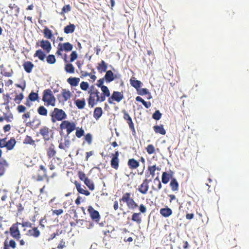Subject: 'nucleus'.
Instances as JSON below:
<instances>
[{
	"mask_svg": "<svg viewBox=\"0 0 249 249\" xmlns=\"http://www.w3.org/2000/svg\"><path fill=\"white\" fill-rule=\"evenodd\" d=\"M16 206L17 208V216H18V215H20L22 213V212L23 211L24 209V207L20 203H17Z\"/></svg>",
	"mask_w": 249,
	"mask_h": 249,
	"instance_id": "50",
	"label": "nucleus"
},
{
	"mask_svg": "<svg viewBox=\"0 0 249 249\" xmlns=\"http://www.w3.org/2000/svg\"><path fill=\"white\" fill-rule=\"evenodd\" d=\"M23 67L25 71L27 73H30L34 67V65L31 61H26L23 64Z\"/></svg>",
	"mask_w": 249,
	"mask_h": 249,
	"instance_id": "25",
	"label": "nucleus"
},
{
	"mask_svg": "<svg viewBox=\"0 0 249 249\" xmlns=\"http://www.w3.org/2000/svg\"><path fill=\"white\" fill-rule=\"evenodd\" d=\"M89 96L88 99L89 106L90 107H93L99 102H103L105 101L107 97H109L110 93H104L102 92L100 93L94 86H91L88 91Z\"/></svg>",
	"mask_w": 249,
	"mask_h": 249,
	"instance_id": "2",
	"label": "nucleus"
},
{
	"mask_svg": "<svg viewBox=\"0 0 249 249\" xmlns=\"http://www.w3.org/2000/svg\"><path fill=\"white\" fill-rule=\"evenodd\" d=\"M88 212L92 220L96 223H99L101 216L99 213L95 210L91 206H89L88 208Z\"/></svg>",
	"mask_w": 249,
	"mask_h": 249,
	"instance_id": "11",
	"label": "nucleus"
},
{
	"mask_svg": "<svg viewBox=\"0 0 249 249\" xmlns=\"http://www.w3.org/2000/svg\"><path fill=\"white\" fill-rule=\"evenodd\" d=\"M37 112L40 116L46 117L48 115V110L43 106H39L37 109Z\"/></svg>",
	"mask_w": 249,
	"mask_h": 249,
	"instance_id": "34",
	"label": "nucleus"
},
{
	"mask_svg": "<svg viewBox=\"0 0 249 249\" xmlns=\"http://www.w3.org/2000/svg\"><path fill=\"white\" fill-rule=\"evenodd\" d=\"M65 71L67 73H73L75 71V68L71 63H67L65 65Z\"/></svg>",
	"mask_w": 249,
	"mask_h": 249,
	"instance_id": "39",
	"label": "nucleus"
},
{
	"mask_svg": "<svg viewBox=\"0 0 249 249\" xmlns=\"http://www.w3.org/2000/svg\"><path fill=\"white\" fill-rule=\"evenodd\" d=\"M78 57V54L76 51H72L70 55V62H72Z\"/></svg>",
	"mask_w": 249,
	"mask_h": 249,
	"instance_id": "56",
	"label": "nucleus"
},
{
	"mask_svg": "<svg viewBox=\"0 0 249 249\" xmlns=\"http://www.w3.org/2000/svg\"><path fill=\"white\" fill-rule=\"evenodd\" d=\"M148 93L149 91L147 89L143 88L140 90L139 94L141 95H146Z\"/></svg>",
	"mask_w": 249,
	"mask_h": 249,
	"instance_id": "63",
	"label": "nucleus"
},
{
	"mask_svg": "<svg viewBox=\"0 0 249 249\" xmlns=\"http://www.w3.org/2000/svg\"><path fill=\"white\" fill-rule=\"evenodd\" d=\"M20 226H21L22 227H27L30 228L32 226V224L29 222H23L20 223Z\"/></svg>",
	"mask_w": 249,
	"mask_h": 249,
	"instance_id": "64",
	"label": "nucleus"
},
{
	"mask_svg": "<svg viewBox=\"0 0 249 249\" xmlns=\"http://www.w3.org/2000/svg\"><path fill=\"white\" fill-rule=\"evenodd\" d=\"M79 81H80V78H78V77H69L67 79L68 83L71 86H72V87L77 86L78 85Z\"/></svg>",
	"mask_w": 249,
	"mask_h": 249,
	"instance_id": "31",
	"label": "nucleus"
},
{
	"mask_svg": "<svg viewBox=\"0 0 249 249\" xmlns=\"http://www.w3.org/2000/svg\"><path fill=\"white\" fill-rule=\"evenodd\" d=\"M55 147L53 144H52L47 149V155L49 159H51L54 157L56 154Z\"/></svg>",
	"mask_w": 249,
	"mask_h": 249,
	"instance_id": "28",
	"label": "nucleus"
},
{
	"mask_svg": "<svg viewBox=\"0 0 249 249\" xmlns=\"http://www.w3.org/2000/svg\"><path fill=\"white\" fill-rule=\"evenodd\" d=\"M3 99L4 100V102L2 104L3 105H7V104H9L10 100L11 99L9 95L7 94L3 96Z\"/></svg>",
	"mask_w": 249,
	"mask_h": 249,
	"instance_id": "60",
	"label": "nucleus"
},
{
	"mask_svg": "<svg viewBox=\"0 0 249 249\" xmlns=\"http://www.w3.org/2000/svg\"><path fill=\"white\" fill-rule=\"evenodd\" d=\"M119 158H115L112 157L110 161V165L112 168L118 170L119 167Z\"/></svg>",
	"mask_w": 249,
	"mask_h": 249,
	"instance_id": "35",
	"label": "nucleus"
},
{
	"mask_svg": "<svg viewBox=\"0 0 249 249\" xmlns=\"http://www.w3.org/2000/svg\"><path fill=\"white\" fill-rule=\"evenodd\" d=\"M174 175L173 171L170 170L169 173L166 172H163L161 176V181L163 184H167L170 180V179H172L173 178V176Z\"/></svg>",
	"mask_w": 249,
	"mask_h": 249,
	"instance_id": "20",
	"label": "nucleus"
},
{
	"mask_svg": "<svg viewBox=\"0 0 249 249\" xmlns=\"http://www.w3.org/2000/svg\"><path fill=\"white\" fill-rule=\"evenodd\" d=\"M72 96L71 92L68 89H62L61 95H57V98L59 102H65L69 100Z\"/></svg>",
	"mask_w": 249,
	"mask_h": 249,
	"instance_id": "13",
	"label": "nucleus"
},
{
	"mask_svg": "<svg viewBox=\"0 0 249 249\" xmlns=\"http://www.w3.org/2000/svg\"><path fill=\"white\" fill-rule=\"evenodd\" d=\"M80 88L83 90H87L89 87V85L87 82L82 81L80 85Z\"/></svg>",
	"mask_w": 249,
	"mask_h": 249,
	"instance_id": "55",
	"label": "nucleus"
},
{
	"mask_svg": "<svg viewBox=\"0 0 249 249\" xmlns=\"http://www.w3.org/2000/svg\"><path fill=\"white\" fill-rule=\"evenodd\" d=\"M42 101L46 106L54 107L55 106L56 99L51 89H45L43 92Z\"/></svg>",
	"mask_w": 249,
	"mask_h": 249,
	"instance_id": "5",
	"label": "nucleus"
},
{
	"mask_svg": "<svg viewBox=\"0 0 249 249\" xmlns=\"http://www.w3.org/2000/svg\"><path fill=\"white\" fill-rule=\"evenodd\" d=\"M107 64L104 60H102L100 63H98L97 67V70L100 73L107 71Z\"/></svg>",
	"mask_w": 249,
	"mask_h": 249,
	"instance_id": "26",
	"label": "nucleus"
},
{
	"mask_svg": "<svg viewBox=\"0 0 249 249\" xmlns=\"http://www.w3.org/2000/svg\"><path fill=\"white\" fill-rule=\"evenodd\" d=\"M20 222L14 223L9 228V233L11 237L16 240H19L21 238V233L19 230Z\"/></svg>",
	"mask_w": 249,
	"mask_h": 249,
	"instance_id": "7",
	"label": "nucleus"
},
{
	"mask_svg": "<svg viewBox=\"0 0 249 249\" xmlns=\"http://www.w3.org/2000/svg\"><path fill=\"white\" fill-rule=\"evenodd\" d=\"M17 247V244L14 239L8 240L7 238L3 242V249H15Z\"/></svg>",
	"mask_w": 249,
	"mask_h": 249,
	"instance_id": "18",
	"label": "nucleus"
},
{
	"mask_svg": "<svg viewBox=\"0 0 249 249\" xmlns=\"http://www.w3.org/2000/svg\"><path fill=\"white\" fill-rule=\"evenodd\" d=\"M46 61L50 64H53L56 62L55 56L53 54H49L46 57Z\"/></svg>",
	"mask_w": 249,
	"mask_h": 249,
	"instance_id": "48",
	"label": "nucleus"
},
{
	"mask_svg": "<svg viewBox=\"0 0 249 249\" xmlns=\"http://www.w3.org/2000/svg\"><path fill=\"white\" fill-rule=\"evenodd\" d=\"M59 128L62 131L66 130V135H69L76 128L75 123L65 120L61 122Z\"/></svg>",
	"mask_w": 249,
	"mask_h": 249,
	"instance_id": "6",
	"label": "nucleus"
},
{
	"mask_svg": "<svg viewBox=\"0 0 249 249\" xmlns=\"http://www.w3.org/2000/svg\"><path fill=\"white\" fill-rule=\"evenodd\" d=\"M39 97L37 93L32 91L29 95L28 100L32 102H35L38 100Z\"/></svg>",
	"mask_w": 249,
	"mask_h": 249,
	"instance_id": "44",
	"label": "nucleus"
},
{
	"mask_svg": "<svg viewBox=\"0 0 249 249\" xmlns=\"http://www.w3.org/2000/svg\"><path fill=\"white\" fill-rule=\"evenodd\" d=\"M9 7L11 9V10L14 11V14L16 16H18V14L19 12V8L15 3L14 4H10L9 5Z\"/></svg>",
	"mask_w": 249,
	"mask_h": 249,
	"instance_id": "45",
	"label": "nucleus"
},
{
	"mask_svg": "<svg viewBox=\"0 0 249 249\" xmlns=\"http://www.w3.org/2000/svg\"><path fill=\"white\" fill-rule=\"evenodd\" d=\"M84 133H85V131H84V129H82V128L77 127L76 128L75 135L77 138H81L82 136H83L84 135Z\"/></svg>",
	"mask_w": 249,
	"mask_h": 249,
	"instance_id": "51",
	"label": "nucleus"
},
{
	"mask_svg": "<svg viewBox=\"0 0 249 249\" xmlns=\"http://www.w3.org/2000/svg\"><path fill=\"white\" fill-rule=\"evenodd\" d=\"M131 85L136 89H138L141 87L142 82L138 80H136L134 78H131L130 80Z\"/></svg>",
	"mask_w": 249,
	"mask_h": 249,
	"instance_id": "37",
	"label": "nucleus"
},
{
	"mask_svg": "<svg viewBox=\"0 0 249 249\" xmlns=\"http://www.w3.org/2000/svg\"><path fill=\"white\" fill-rule=\"evenodd\" d=\"M170 187H171V190L172 191H178L179 189V184L175 178H172L170 183Z\"/></svg>",
	"mask_w": 249,
	"mask_h": 249,
	"instance_id": "27",
	"label": "nucleus"
},
{
	"mask_svg": "<svg viewBox=\"0 0 249 249\" xmlns=\"http://www.w3.org/2000/svg\"><path fill=\"white\" fill-rule=\"evenodd\" d=\"M71 10V6L69 4L65 5L62 9V13H67L69 11H70Z\"/></svg>",
	"mask_w": 249,
	"mask_h": 249,
	"instance_id": "62",
	"label": "nucleus"
},
{
	"mask_svg": "<svg viewBox=\"0 0 249 249\" xmlns=\"http://www.w3.org/2000/svg\"><path fill=\"white\" fill-rule=\"evenodd\" d=\"M161 113L159 110H156L152 115V118L155 120H159L161 117Z\"/></svg>",
	"mask_w": 249,
	"mask_h": 249,
	"instance_id": "52",
	"label": "nucleus"
},
{
	"mask_svg": "<svg viewBox=\"0 0 249 249\" xmlns=\"http://www.w3.org/2000/svg\"><path fill=\"white\" fill-rule=\"evenodd\" d=\"M150 181L151 180H148L147 178L143 179L142 184L138 187V191L142 195L146 194L149 188V183Z\"/></svg>",
	"mask_w": 249,
	"mask_h": 249,
	"instance_id": "14",
	"label": "nucleus"
},
{
	"mask_svg": "<svg viewBox=\"0 0 249 249\" xmlns=\"http://www.w3.org/2000/svg\"><path fill=\"white\" fill-rule=\"evenodd\" d=\"M157 170L156 165L153 166H148V171L149 172L150 175H151L152 177H154L155 175V171Z\"/></svg>",
	"mask_w": 249,
	"mask_h": 249,
	"instance_id": "49",
	"label": "nucleus"
},
{
	"mask_svg": "<svg viewBox=\"0 0 249 249\" xmlns=\"http://www.w3.org/2000/svg\"><path fill=\"white\" fill-rule=\"evenodd\" d=\"M7 166L6 161L3 159H0V176L3 175L5 172V167Z\"/></svg>",
	"mask_w": 249,
	"mask_h": 249,
	"instance_id": "43",
	"label": "nucleus"
},
{
	"mask_svg": "<svg viewBox=\"0 0 249 249\" xmlns=\"http://www.w3.org/2000/svg\"><path fill=\"white\" fill-rule=\"evenodd\" d=\"M23 98H24L23 94L22 93H21L18 95H17L15 96L14 101L16 102V103L20 104L21 101L23 99Z\"/></svg>",
	"mask_w": 249,
	"mask_h": 249,
	"instance_id": "53",
	"label": "nucleus"
},
{
	"mask_svg": "<svg viewBox=\"0 0 249 249\" xmlns=\"http://www.w3.org/2000/svg\"><path fill=\"white\" fill-rule=\"evenodd\" d=\"M43 34L44 37L47 39H52L53 37L52 31L47 27H45L43 30Z\"/></svg>",
	"mask_w": 249,
	"mask_h": 249,
	"instance_id": "40",
	"label": "nucleus"
},
{
	"mask_svg": "<svg viewBox=\"0 0 249 249\" xmlns=\"http://www.w3.org/2000/svg\"><path fill=\"white\" fill-rule=\"evenodd\" d=\"M75 28V26L74 24L70 23L69 25L64 27V31L67 34L72 33L74 31Z\"/></svg>",
	"mask_w": 249,
	"mask_h": 249,
	"instance_id": "38",
	"label": "nucleus"
},
{
	"mask_svg": "<svg viewBox=\"0 0 249 249\" xmlns=\"http://www.w3.org/2000/svg\"><path fill=\"white\" fill-rule=\"evenodd\" d=\"M74 184H75L76 188L79 193L82 195H84L86 196H88L90 194V192L89 191L83 188L81 186V184L79 183L77 181H75Z\"/></svg>",
	"mask_w": 249,
	"mask_h": 249,
	"instance_id": "21",
	"label": "nucleus"
},
{
	"mask_svg": "<svg viewBox=\"0 0 249 249\" xmlns=\"http://www.w3.org/2000/svg\"><path fill=\"white\" fill-rule=\"evenodd\" d=\"M120 203V209L123 210L122 202L125 203L127 208L130 210H135L139 207V210L142 213H145L147 211L146 207L143 204L140 206L135 201L132 197V194L130 192H126L123 194L122 197L119 199Z\"/></svg>",
	"mask_w": 249,
	"mask_h": 249,
	"instance_id": "1",
	"label": "nucleus"
},
{
	"mask_svg": "<svg viewBox=\"0 0 249 249\" xmlns=\"http://www.w3.org/2000/svg\"><path fill=\"white\" fill-rule=\"evenodd\" d=\"M74 103L77 108L80 109H83L86 106V101L84 98L75 100Z\"/></svg>",
	"mask_w": 249,
	"mask_h": 249,
	"instance_id": "32",
	"label": "nucleus"
},
{
	"mask_svg": "<svg viewBox=\"0 0 249 249\" xmlns=\"http://www.w3.org/2000/svg\"><path fill=\"white\" fill-rule=\"evenodd\" d=\"M105 80L104 77L99 79L97 81V83L96 84L97 86L99 88H100L102 92H104V93H107V92L110 93L109 90L108 88H107V87L106 86L103 85Z\"/></svg>",
	"mask_w": 249,
	"mask_h": 249,
	"instance_id": "22",
	"label": "nucleus"
},
{
	"mask_svg": "<svg viewBox=\"0 0 249 249\" xmlns=\"http://www.w3.org/2000/svg\"><path fill=\"white\" fill-rule=\"evenodd\" d=\"M108 97V103L109 104H113L114 101L117 103L121 102L124 99V96L122 92L114 91L112 95Z\"/></svg>",
	"mask_w": 249,
	"mask_h": 249,
	"instance_id": "9",
	"label": "nucleus"
},
{
	"mask_svg": "<svg viewBox=\"0 0 249 249\" xmlns=\"http://www.w3.org/2000/svg\"><path fill=\"white\" fill-rule=\"evenodd\" d=\"M49 115L53 124H55L57 121L62 122L67 118V115L64 110L57 107H55L51 110Z\"/></svg>",
	"mask_w": 249,
	"mask_h": 249,
	"instance_id": "4",
	"label": "nucleus"
},
{
	"mask_svg": "<svg viewBox=\"0 0 249 249\" xmlns=\"http://www.w3.org/2000/svg\"><path fill=\"white\" fill-rule=\"evenodd\" d=\"M36 47H40L42 49H38L36 51L34 56L35 57H38L41 61H44L46 57V53H48L50 52L52 49V46L50 42L47 40H41L38 41L36 43Z\"/></svg>",
	"mask_w": 249,
	"mask_h": 249,
	"instance_id": "3",
	"label": "nucleus"
},
{
	"mask_svg": "<svg viewBox=\"0 0 249 249\" xmlns=\"http://www.w3.org/2000/svg\"><path fill=\"white\" fill-rule=\"evenodd\" d=\"M146 149L147 152L150 155L153 154L155 151V147L152 144L148 145Z\"/></svg>",
	"mask_w": 249,
	"mask_h": 249,
	"instance_id": "54",
	"label": "nucleus"
},
{
	"mask_svg": "<svg viewBox=\"0 0 249 249\" xmlns=\"http://www.w3.org/2000/svg\"><path fill=\"white\" fill-rule=\"evenodd\" d=\"M4 117L0 116V123L2 122L4 120L7 122L11 121V119H13V115L12 113H10L8 115L6 113L3 114Z\"/></svg>",
	"mask_w": 249,
	"mask_h": 249,
	"instance_id": "42",
	"label": "nucleus"
},
{
	"mask_svg": "<svg viewBox=\"0 0 249 249\" xmlns=\"http://www.w3.org/2000/svg\"><path fill=\"white\" fill-rule=\"evenodd\" d=\"M124 113V119L127 122L130 129L132 132V134L134 135L136 134V131L134 127V124L133 123L132 120L129 115V114L125 110L123 111Z\"/></svg>",
	"mask_w": 249,
	"mask_h": 249,
	"instance_id": "15",
	"label": "nucleus"
},
{
	"mask_svg": "<svg viewBox=\"0 0 249 249\" xmlns=\"http://www.w3.org/2000/svg\"><path fill=\"white\" fill-rule=\"evenodd\" d=\"M160 213L163 217H167L172 214V211L168 207L161 208L160 210Z\"/></svg>",
	"mask_w": 249,
	"mask_h": 249,
	"instance_id": "30",
	"label": "nucleus"
},
{
	"mask_svg": "<svg viewBox=\"0 0 249 249\" xmlns=\"http://www.w3.org/2000/svg\"><path fill=\"white\" fill-rule=\"evenodd\" d=\"M85 139L88 142V144H90L91 143L92 136L90 133H88L85 135Z\"/></svg>",
	"mask_w": 249,
	"mask_h": 249,
	"instance_id": "59",
	"label": "nucleus"
},
{
	"mask_svg": "<svg viewBox=\"0 0 249 249\" xmlns=\"http://www.w3.org/2000/svg\"><path fill=\"white\" fill-rule=\"evenodd\" d=\"M71 144V141L70 140L69 135H66L64 137V142H61L59 143L58 147L60 149H63L66 151V149L70 147Z\"/></svg>",
	"mask_w": 249,
	"mask_h": 249,
	"instance_id": "17",
	"label": "nucleus"
},
{
	"mask_svg": "<svg viewBox=\"0 0 249 249\" xmlns=\"http://www.w3.org/2000/svg\"><path fill=\"white\" fill-rule=\"evenodd\" d=\"M23 143L26 144H30L32 145H35V142L33 140L32 137L30 136L27 135L23 141Z\"/></svg>",
	"mask_w": 249,
	"mask_h": 249,
	"instance_id": "46",
	"label": "nucleus"
},
{
	"mask_svg": "<svg viewBox=\"0 0 249 249\" xmlns=\"http://www.w3.org/2000/svg\"><path fill=\"white\" fill-rule=\"evenodd\" d=\"M47 177V170L43 165H40L36 174L33 175L32 178L36 181H40L43 180L44 178Z\"/></svg>",
	"mask_w": 249,
	"mask_h": 249,
	"instance_id": "8",
	"label": "nucleus"
},
{
	"mask_svg": "<svg viewBox=\"0 0 249 249\" xmlns=\"http://www.w3.org/2000/svg\"><path fill=\"white\" fill-rule=\"evenodd\" d=\"M16 144V141L14 137H12L9 140L6 142L5 145L4 146H5V148L7 150H11L14 148Z\"/></svg>",
	"mask_w": 249,
	"mask_h": 249,
	"instance_id": "23",
	"label": "nucleus"
},
{
	"mask_svg": "<svg viewBox=\"0 0 249 249\" xmlns=\"http://www.w3.org/2000/svg\"><path fill=\"white\" fill-rule=\"evenodd\" d=\"M73 49V45L69 42L64 43H60L58 45L57 50L56 54L58 55H62V52H70Z\"/></svg>",
	"mask_w": 249,
	"mask_h": 249,
	"instance_id": "10",
	"label": "nucleus"
},
{
	"mask_svg": "<svg viewBox=\"0 0 249 249\" xmlns=\"http://www.w3.org/2000/svg\"><path fill=\"white\" fill-rule=\"evenodd\" d=\"M39 133L45 141H48L53 137L52 130L47 126H44L39 129Z\"/></svg>",
	"mask_w": 249,
	"mask_h": 249,
	"instance_id": "12",
	"label": "nucleus"
},
{
	"mask_svg": "<svg viewBox=\"0 0 249 249\" xmlns=\"http://www.w3.org/2000/svg\"><path fill=\"white\" fill-rule=\"evenodd\" d=\"M141 213V212L140 213H134L132 215V220L138 224H140L142 222V219L140 217Z\"/></svg>",
	"mask_w": 249,
	"mask_h": 249,
	"instance_id": "41",
	"label": "nucleus"
},
{
	"mask_svg": "<svg viewBox=\"0 0 249 249\" xmlns=\"http://www.w3.org/2000/svg\"><path fill=\"white\" fill-rule=\"evenodd\" d=\"M64 211L62 209H58V210H52V214L53 215H59L63 213Z\"/></svg>",
	"mask_w": 249,
	"mask_h": 249,
	"instance_id": "61",
	"label": "nucleus"
},
{
	"mask_svg": "<svg viewBox=\"0 0 249 249\" xmlns=\"http://www.w3.org/2000/svg\"><path fill=\"white\" fill-rule=\"evenodd\" d=\"M153 182L157 186V188H155L154 186H152V189L154 191H159L161 189L162 185L158 177H157L155 178H154Z\"/></svg>",
	"mask_w": 249,
	"mask_h": 249,
	"instance_id": "36",
	"label": "nucleus"
},
{
	"mask_svg": "<svg viewBox=\"0 0 249 249\" xmlns=\"http://www.w3.org/2000/svg\"><path fill=\"white\" fill-rule=\"evenodd\" d=\"M127 164L130 169H136L140 166L139 162L134 159H129Z\"/></svg>",
	"mask_w": 249,
	"mask_h": 249,
	"instance_id": "24",
	"label": "nucleus"
},
{
	"mask_svg": "<svg viewBox=\"0 0 249 249\" xmlns=\"http://www.w3.org/2000/svg\"><path fill=\"white\" fill-rule=\"evenodd\" d=\"M78 174L80 179L82 181H83L84 182L86 180V179L88 178L85 174L82 171H79Z\"/></svg>",
	"mask_w": 249,
	"mask_h": 249,
	"instance_id": "57",
	"label": "nucleus"
},
{
	"mask_svg": "<svg viewBox=\"0 0 249 249\" xmlns=\"http://www.w3.org/2000/svg\"><path fill=\"white\" fill-rule=\"evenodd\" d=\"M153 129L156 133H159L161 135H165L166 134V131L162 124L160 125H155L153 126Z\"/></svg>",
	"mask_w": 249,
	"mask_h": 249,
	"instance_id": "33",
	"label": "nucleus"
},
{
	"mask_svg": "<svg viewBox=\"0 0 249 249\" xmlns=\"http://www.w3.org/2000/svg\"><path fill=\"white\" fill-rule=\"evenodd\" d=\"M85 185L89 188L90 190H93L94 189V184L92 180L89 178H87L84 181Z\"/></svg>",
	"mask_w": 249,
	"mask_h": 249,
	"instance_id": "47",
	"label": "nucleus"
},
{
	"mask_svg": "<svg viewBox=\"0 0 249 249\" xmlns=\"http://www.w3.org/2000/svg\"><path fill=\"white\" fill-rule=\"evenodd\" d=\"M103 113V109L101 107H96L93 111V117L96 120H98L101 117Z\"/></svg>",
	"mask_w": 249,
	"mask_h": 249,
	"instance_id": "29",
	"label": "nucleus"
},
{
	"mask_svg": "<svg viewBox=\"0 0 249 249\" xmlns=\"http://www.w3.org/2000/svg\"><path fill=\"white\" fill-rule=\"evenodd\" d=\"M17 109L18 112L20 113L25 112L26 110V108L23 105H19L18 106Z\"/></svg>",
	"mask_w": 249,
	"mask_h": 249,
	"instance_id": "58",
	"label": "nucleus"
},
{
	"mask_svg": "<svg viewBox=\"0 0 249 249\" xmlns=\"http://www.w3.org/2000/svg\"><path fill=\"white\" fill-rule=\"evenodd\" d=\"M26 235L28 236L36 238L40 235V232L38 227L32 226L30 229L27 231Z\"/></svg>",
	"mask_w": 249,
	"mask_h": 249,
	"instance_id": "16",
	"label": "nucleus"
},
{
	"mask_svg": "<svg viewBox=\"0 0 249 249\" xmlns=\"http://www.w3.org/2000/svg\"><path fill=\"white\" fill-rule=\"evenodd\" d=\"M120 77V75H114L111 70H108L106 71V73L104 77L106 82L110 83L115 79L119 78Z\"/></svg>",
	"mask_w": 249,
	"mask_h": 249,
	"instance_id": "19",
	"label": "nucleus"
}]
</instances>
